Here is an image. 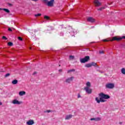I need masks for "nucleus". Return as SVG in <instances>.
I'll return each instance as SVG.
<instances>
[{"mask_svg":"<svg viewBox=\"0 0 125 125\" xmlns=\"http://www.w3.org/2000/svg\"><path fill=\"white\" fill-rule=\"evenodd\" d=\"M59 71L60 72H62V69H60Z\"/></svg>","mask_w":125,"mask_h":125,"instance_id":"ea45409f","label":"nucleus"},{"mask_svg":"<svg viewBox=\"0 0 125 125\" xmlns=\"http://www.w3.org/2000/svg\"><path fill=\"white\" fill-rule=\"evenodd\" d=\"M93 2L95 6H96L97 7H99L102 5V3L99 1V0H94Z\"/></svg>","mask_w":125,"mask_h":125,"instance_id":"423d86ee","label":"nucleus"},{"mask_svg":"<svg viewBox=\"0 0 125 125\" xmlns=\"http://www.w3.org/2000/svg\"><path fill=\"white\" fill-rule=\"evenodd\" d=\"M42 16L41 14H37L35 15V17H38L39 16Z\"/></svg>","mask_w":125,"mask_h":125,"instance_id":"a878e982","label":"nucleus"},{"mask_svg":"<svg viewBox=\"0 0 125 125\" xmlns=\"http://www.w3.org/2000/svg\"><path fill=\"white\" fill-rule=\"evenodd\" d=\"M99 53L100 54H103V53H104V51H100Z\"/></svg>","mask_w":125,"mask_h":125,"instance_id":"c85d7f7f","label":"nucleus"},{"mask_svg":"<svg viewBox=\"0 0 125 125\" xmlns=\"http://www.w3.org/2000/svg\"><path fill=\"white\" fill-rule=\"evenodd\" d=\"M2 39L3 40H7V38H6V37H5V36H3Z\"/></svg>","mask_w":125,"mask_h":125,"instance_id":"2f4dec72","label":"nucleus"},{"mask_svg":"<svg viewBox=\"0 0 125 125\" xmlns=\"http://www.w3.org/2000/svg\"><path fill=\"white\" fill-rule=\"evenodd\" d=\"M87 21L88 22H90L91 23H93V22H95V20L94 19H93V18H92L90 17L87 18Z\"/></svg>","mask_w":125,"mask_h":125,"instance_id":"9d476101","label":"nucleus"},{"mask_svg":"<svg viewBox=\"0 0 125 125\" xmlns=\"http://www.w3.org/2000/svg\"><path fill=\"white\" fill-rule=\"evenodd\" d=\"M90 121H95V122H98L101 121V118L100 117L93 118L90 119Z\"/></svg>","mask_w":125,"mask_h":125,"instance_id":"f8f14e48","label":"nucleus"},{"mask_svg":"<svg viewBox=\"0 0 125 125\" xmlns=\"http://www.w3.org/2000/svg\"><path fill=\"white\" fill-rule=\"evenodd\" d=\"M25 94H26V92L24 91H20L19 93V95H20V96H23V95H25Z\"/></svg>","mask_w":125,"mask_h":125,"instance_id":"4468645a","label":"nucleus"},{"mask_svg":"<svg viewBox=\"0 0 125 125\" xmlns=\"http://www.w3.org/2000/svg\"><path fill=\"white\" fill-rule=\"evenodd\" d=\"M122 39H125V36H123L122 37H113L112 38V39L108 40L107 39H104L103 40V42H109L110 41V42H113V41H121V40H122Z\"/></svg>","mask_w":125,"mask_h":125,"instance_id":"7ed1b4c3","label":"nucleus"},{"mask_svg":"<svg viewBox=\"0 0 125 125\" xmlns=\"http://www.w3.org/2000/svg\"><path fill=\"white\" fill-rule=\"evenodd\" d=\"M33 75H36V72H34V73H33Z\"/></svg>","mask_w":125,"mask_h":125,"instance_id":"a19ab883","label":"nucleus"},{"mask_svg":"<svg viewBox=\"0 0 125 125\" xmlns=\"http://www.w3.org/2000/svg\"><path fill=\"white\" fill-rule=\"evenodd\" d=\"M12 84H17V83H18V80H14L12 82Z\"/></svg>","mask_w":125,"mask_h":125,"instance_id":"dca6fc26","label":"nucleus"},{"mask_svg":"<svg viewBox=\"0 0 125 125\" xmlns=\"http://www.w3.org/2000/svg\"><path fill=\"white\" fill-rule=\"evenodd\" d=\"M105 87L109 89H113L115 87V84L114 83H108L105 85Z\"/></svg>","mask_w":125,"mask_h":125,"instance_id":"39448f33","label":"nucleus"},{"mask_svg":"<svg viewBox=\"0 0 125 125\" xmlns=\"http://www.w3.org/2000/svg\"><path fill=\"white\" fill-rule=\"evenodd\" d=\"M85 67L86 68H90V67H91V63H87L85 65Z\"/></svg>","mask_w":125,"mask_h":125,"instance_id":"f3484780","label":"nucleus"},{"mask_svg":"<svg viewBox=\"0 0 125 125\" xmlns=\"http://www.w3.org/2000/svg\"><path fill=\"white\" fill-rule=\"evenodd\" d=\"M99 96H100V98L99 97H96L95 101L97 103H100V102H106L105 99H109L110 98V96L108 95H106L103 93H101L99 94Z\"/></svg>","mask_w":125,"mask_h":125,"instance_id":"f257e3e1","label":"nucleus"},{"mask_svg":"<svg viewBox=\"0 0 125 125\" xmlns=\"http://www.w3.org/2000/svg\"><path fill=\"white\" fill-rule=\"evenodd\" d=\"M74 56H69V59H70V60H73V59H74Z\"/></svg>","mask_w":125,"mask_h":125,"instance_id":"b1692460","label":"nucleus"},{"mask_svg":"<svg viewBox=\"0 0 125 125\" xmlns=\"http://www.w3.org/2000/svg\"><path fill=\"white\" fill-rule=\"evenodd\" d=\"M8 31H10L11 32V31H12V30L11 29V28H8Z\"/></svg>","mask_w":125,"mask_h":125,"instance_id":"f704fd0d","label":"nucleus"},{"mask_svg":"<svg viewBox=\"0 0 125 125\" xmlns=\"http://www.w3.org/2000/svg\"><path fill=\"white\" fill-rule=\"evenodd\" d=\"M74 79H75V77L73 76L68 77L65 80V83H71V82H73Z\"/></svg>","mask_w":125,"mask_h":125,"instance_id":"6e6552de","label":"nucleus"},{"mask_svg":"<svg viewBox=\"0 0 125 125\" xmlns=\"http://www.w3.org/2000/svg\"><path fill=\"white\" fill-rule=\"evenodd\" d=\"M4 10V11H5V12H7V13H9L10 11L9 10L7 9H0V10Z\"/></svg>","mask_w":125,"mask_h":125,"instance_id":"6ab92c4d","label":"nucleus"},{"mask_svg":"<svg viewBox=\"0 0 125 125\" xmlns=\"http://www.w3.org/2000/svg\"><path fill=\"white\" fill-rule=\"evenodd\" d=\"M44 19H46L47 20H48V19H49V17H48V16H44Z\"/></svg>","mask_w":125,"mask_h":125,"instance_id":"bb28decb","label":"nucleus"},{"mask_svg":"<svg viewBox=\"0 0 125 125\" xmlns=\"http://www.w3.org/2000/svg\"><path fill=\"white\" fill-rule=\"evenodd\" d=\"M119 124L120 125H123V124H124V123H123V122H119Z\"/></svg>","mask_w":125,"mask_h":125,"instance_id":"473e14b6","label":"nucleus"},{"mask_svg":"<svg viewBox=\"0 0 125 125\" xmlns=\"http://www.w3.org/2000/svg\"><path fill=\"white\" fill-rule=\"evenodd\" d=\"M121 73L123 75H125V68H123L121 69Z\"/></svg>","mask_w":125,"mask_h":125,"instance_id":"aec40b11","label":"nucleus"},{"mask_svg":"<svg viewBox=\"0 0 125 125\" xmlns=\"http://www.w3.org/2000/svg\"><path fill=\"white\" fill-rule=\"evenodd\" d=\"M73 118V115L72 114L67 115L65 116V120H70Z\"/></svg>","mask_w":125,"mask_h":125,"instance_id":"ddd939ff","label":"nucleus"},{"mask_svg":"<svg viewBox=\"0 0 125 125\" xmlns=\"http://www.w3.org/2000/svg\"><path fill=\"white\" fill-rule=\"evenodd\" d=\"M89 60V56H86L83 59H80L81 63H85V62H87Z\"/></svg>","mask_w":125,"mask_h":125,"instance_id":"0eeeda50","label":"nucleus"},{"mask_svg":"<svg viewBox=\"0 0 125 125\" xmlns=\"http://www.w3.org/2000/svg\"><path fill=\"white\" fill-rule=\"evenodd\" d=\"M81 97H82V96H81V94H78L77 95V98H81Z\"/></svg>","mask_w":125,"mask_h":125,"instance_id":"c756f323","label":"nucleus"},{"mask_svg":"<svg viewBox=\"0 0 125 125\" xmlns=\"http://www.w3.org/2000/svg\"><path fill=\"white\" fill-rule=\"evenodd\" d=\"M72 31L70 33L71 34V36H74L75 34H76V32H75V30L71 29Z\"/></svg>","mask_w":125,"mask_h":125,"instance_id":"a211bd4d","label":"nucleus"},{"mask_svg":"<svg viewBox=\"0 0 125 125\" xmlns=\"http://www.w3.org/2000/svg\"><path fill=\"white\" fill-rule=\"evenodd\" d=\"M50 1H52L53 3H54V0H50Z\"/></svg>","mask_w":125,"mask_h":125,"instance_id":"e433bc0d","label":"nucleus"},{"mask_svg":"<svg viewBox=\"0 0 125 125\" xmlns=\"http://www.w3.org/2000/svg\"><path fill=\"white\" fill-rule=\"evenodd\" d=\"M32 1H35V2L36 1H39V0H31Z\"/></svg>","mask_w":125,"mask_h":125,"instance_id":"72a5a7b5","label":"nucleus"},{"mask_svg":"<svg viewBox=\"0 0 125 125\" xmlns=\"http://www.w3.org/2000/svg\"><path fill=\"white\" fill-rule=\"evenodd\" d=\"M2 105V103L0 102V106Z\"/></svg>","mask_w":125,"mask_h":125,"instance_id":"4c0bfd02","label":"nucleus"},{"mask_svg":"<svg viewBox=\"0 0 125 125\" xmlns=\"http://www.w3.org/2000/svg\"><path fill=\"white\" fill-rule=\"evenodd\" d=\"M42 2L47 4V6H49L50 7H52L54 4L52 1H48V0H42Z\"/></svg>","mask_w":125,"mask_h":125,"instance_id":"20e7f679","label":"nucleus"},{"mask_svg":"<svg viewBox=\"0 0 125 125\" xmlns=\"http://www.w3.org/2000/svg\"><path fill=\"white\" fill-rule=\"evenodd\" d=\"M8 5H9L10 6H12V4L9 3Z\"/></svg>","mask_w":125,"mask_h":125,"instance_id":"c9c22d12","label":"nucleus"},{"mask_svg":"<svg viewBox=\"0 0 125 125\" xmlns=\"http://www.w3.org/2000/svg\"><path fill=\"white\" fill-rule=\"evenodd\" d=\"M12 103L14 105H20V104H21L22 103V102H20L19 101L17 100V99H15L12 101Z\"/></svg>","mask_w":125,"mask_h":125,"instance_id":"1a4fd4ad","label":"nucleus"},{"mask_svg":"<svg viewBox=\"0 0 125 125\" xmlns=\"http://www.w3.org/2000/svg\"><path fill=\"white\" fill-rule=\"evenodd\" d=\"M75 69H70L67 71V73H71V72H75Z\"/></svg>","mask_w":125,"mask_h":125,"instance_id":"5701e85b","label":"nucleus"},{"mask_svg":"<svg viewBox=\"0 0 125 125\" xmlns=\"http://www.w3.org/2000/svg\"><path fill=\"white\" fill-rule=\"evenodd\" d=\"M8 45H9V46H12L13 45V43L11 42H9L8 43Z\"/></svg>","mask_w":125,"mask_h":125,"instance_id":"4be33fe9","label":"nucleus"},{"mask_svg":"<svg viewBox=\"0 0 125 125\" xmlns=\"http://www.w3.org/2000/svg\"><path fill=\"white\" fill-rule=\"evenodd\" d=\"M34 124H35V122L33 120H29L26 122V125H33Z\"/></svg>","mask_w":125,"mask_h":125,"instance_id":"9b49d317","label":"nucleus"},{"mask_svg":"<svg viewBox=\"0 0 125 125\" xmlns=\"http://www.w3.org/2000/svg\"><path fill=\"white\" fill-rule=\"evenodd\" d=\"M18 39L19 40V41H23V39H22V38L20 37H18Z\"/></svg>","mask_w":125,"mask_h":125,"instance_id":"7c9ffc66","label":"nucleus"},{"mask_svg":"<svg viewBox=\"0 0 125 125\" xmlns=\"http://www.w3.org/2000/svg\"><path fill=\"white\" fill-rule=\"evenodd\" d=\"M50 112H51V110H48L46 111H44V113H50Z\"/></svg>","mask_w":125,"mask_h":125,"instance_id":"cd10ccee","label":"nucleus"},{"mask_svg":"<svg viewBox=\"0 0 125 125\" xmlns=\"http://www.w3.org/2000/svg\"><path fill=\"white\" fill-rule=\"evenodd\" d=\"M91 67H92V66H93L94 67H99L98 66V65H97V64L94 62H91Z\"/></svg>","mask_w":125,"mask_h":125,"instance_id":"2eb2a0df","label":"nucleus"},{"mask_svg":"<svg viewBox=\"0 0 125 125\" xmlns=\"http://www.w3.org/2000/svg\"><path fill=\"white\" fill-rule=\"evenodd\" d=\"M61 36H63V33H61Z\"/></svg>","mask_w":125,"mask_h":125,"instance_id":"58836bf2","label":"nucleus"},{"mask_svg":"<svg viewBox=\"0 0 125 125\" xmlns=\"http://www.w3.org/2000/svg\"><path fill=\"white\" fill-rule=\"evenodd\" d=\"M91 87V84L90 83V82H87L86 83V87L84 88V89L86 93H88V94H91L92 93V89L90 88Z\"/></svg>","mask_w":125,"mask_h":125,"instance_id":"f03ea898","label":"nucleus"},{"mask_svg":"<svg viewBox=\"0 0 125 125\" xmlns=\"http://www.w3.org/2000/svg\"><path fill=\"white\" fill-rule=\"evenodd\" d=\"M9 76H10V74L7 73L5 75V78H8V77H9Z\"/></svg>","mask_w":125,"mask_h":125,"instance_id":"393cba45","label":"nucleus"},{"mask_svg":"<svg viewBox=\"0 0 125 125\" xmlns=\"http://www.w3.org/2000/svg\"><path fill=\"white\" fill-rule=\"evenodd\" d=\"M103 9H105V7H101L100 8H98V10L100 11H102Z\"/></svg>","mask_w":125,"mask_h":125,"instance_id":"412c9836","label":"nucleus"}]
</instances>
